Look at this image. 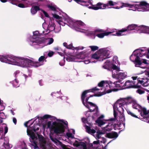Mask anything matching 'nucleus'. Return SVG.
<instances>
[{
	"mask_svg": "<svg viewBox=\"0 0 149 149\" xmlns=\"http://www.w3.org/2000/svg\"><path fill=\"white\" fill-rule=\"evenodd\" d=\"M38 123L34 124L33 127H29L27 128V135L29 137V140L31 144L33 146L34 149H39L38 145V143L42 149H54L46 142V140L42 136L35 132L39 129L40 125H42L45 130L47 125V127L52 130L57 135L63 136L65 135L64 132L65 128L67 126L68 123L62 119H57L53 123L52 126V122L47 121V119H50L51 120H54L56 118L51 115L45 114L42 117H38Z\"/></svg>",
	"mask_w": 149,
	"mask_h": 149,
	"instance_id": "obj_1",
	"label": "nucleus"
},
{
	"mask_svg": "<svg viewBox=\"0 0 149 149\" xmlns=\"http://www.w3.org/2000/svg\"><path fill=\"white\" fill-rule=\"evenodd\" d=\"M47 6L52 11V14L53 17L56 19V21L58 23L55 27L54 31L55 33L59 32L61 30L60 26H64L65 24H68V26L78 31H82L80 30L85 27V25L84 22L81 21L74 20L65 13L64 14V16L63 19L59 15L60 13L58 11L57 7L54 3L49 2L47 5Z\"/></svg>",
	"mask_w": 149,
	"mask_h": 149,
	"instance_id": "obj_2",
	"label": "nucleus"
},
{
	"mask_svg": "<svg viewBox=\"0 0 149 149\" xmlns=\"http://www.w3.org/2000/svg\"><path fill=\"white\" fill-rule=\"evenodd\" d=\"M128 102L125 98H120L117 100L113 106V115L114 118H111L109 120L111 121L122 122L123 124L125 126V118L123 114L124 109L126 110L128 114L131 116L136 118H139L137 116L135 115L127 109Z\"/></svg>",
	"mask_w": 149,
	"mask_h": 149,
	"instance_id": "obj_3",
	"label": "nucleus"
},
{
	"mask_svg": "<svg viewBox=\"0 0 149 149\" xmlns=\"http://www.w3.org/2000/svg\"><path fill=\"white\" fill-rule=\"evenodd\" d=\"M145 55L149 58V48L147 50L145 48H141L135 50L130 56V58L134 63L136 67H139L143 69L147 68V65L149 64V61L140 58Z\"/></svg>",
	"mask_w": 149,
	"mask_h": 149,
	"instance_id": "obj_4",
	"label": "nucleus"
},
{
	"mask_svg": "<svg viewBox=\"0 0 149 149\" xmlns=\"http://www.w3.org/2000/svg\"><path fill=\"white\" fill-rule=\"evenodd\" d=\"M100 88H97V87H95L91 89L86 90L84 91L81 95V98L82 103L87 108H88L91 112L94 111L95 113L94 114V116H97L98 114L99 111L98 110V109L97 106L94 103L91 102H88V100L90 97L94 96L99 97L102 95V93H95L94 95H91L85 98L86 96V95L87 93L92 92L95 93L96 91L99 90Z\"/></svg>",
	"mask_w": 149,
	"mask_h": 149,
	"instance_id": "obj_5",
	"label": "nucleus"
},
{
	"mask_svg": "<svg viewBox=\"0 0 149 149\" xmlns=\"http://www.w3.org/2000/svg\"><path fill=\"white\" fill-rule=\"evenodd\" d=\"M8 64L16 65L22 68L37 67L42 64L26 57L16 56L11 55Z\"/></svg>",
	"mask_w": 149,
	"mask_h": 149,
	"instance_id": "obj_6",
	"label": "nucleus"
},
{
	"mask_svg": "<svg viewBox=\"0 0 149 149\" xmlns=\"http://www.w3.org/2000/svg\"><path fill=\"white\" fill-rule=\"evenodd\" d=\"M139 26L137 24H132L129 25L127 28L123 29L118 31H116V29L111 30L110 31H103V37L105 36H108L113 33H115L111 34L112 36H120L126 35L128 33L129 31L135 30L138 32Z\"/></svg>",
	"mask_w": 149,
	"mask_h": 149,
	"instance_id": "obj_7",
	"label": "nucleus"
},
{
	"mask_svg": "<svg viewBox=\"0 0 149 149\" xmlns=\"http://www.w3.org/2000/svg\"><path fill=\"white\" fill-rule=\"evenodd\" d=\"M123 7H128L129 10L134 11L137 10L139 11H149V4L145 2L142 1L139 4H132L128 3H123L120 7L116 6L113 8L118 9Z\"/></svg>",
	"mask_w": 149,
	"mask_h": 149,
	"instance_id": "obj_8",
	"label": "nucleus"
},
{
	"mask_svg": "<svg viewBox=\"0 0 149 149\" xmlns=\"http://www.w3.org/2000/svg\"><path fill=\"white\" fill-rule=\"evenodd\" d=\"M39 32L36 31L33 32V35L29 38V43L30 45L37 49L42 48L46 44L44 42V38L38 37Z\"/></svg>",
	"mask_w": 149,
	"mask_h": 149,
	"instance_id": "obj_9",
	"label": "nucleus"
},
{
	"mask_svg": "<svg viewBox=\"0 0 149 149\" xmlns=\"http://www.w3.org/2000/svg\"><path fill=\"white\" fill-rule=\"evenodd\" d=\"M105 120L103 119V134H105V136L107 138L116 139L118 136V133L115 132L108 133L112 130L114 127L113 122L105 123Z\"/></svg>",
	"mask_w": 149,
	"mask_h": 149,
	"instance_id": "obj_10",
	"label": "nucleus"
},
{
	"mask_svg": "<svg viewBox=\"0 0 149 149\" xmlns=\"http://www.w3.org/2000/svg\"><path fill=\"white\" fill-rule=\"evenodd\" d=\"M120 85L118 82L112 83L111 81H103V95L111 93L112 91H117L120 88H111L120 87Z\"/></svg>",
	"mask_w": 149,
	"mask_h": 149,
	"instance_id": "obj_11",
	"label": "nucleus"
},
{
	"mask_svg": "<svg viewBox=\"0 0 149 149\" xmlns=\"http://www.w3.org/2000/svg\"><path fill=\"white\" fill-rule=\"evenodd\" d=\"M90 142L89 139L86 138L85 139L84 142H79L75 141L74 142L70 141L69 142L74 146L79 147L82 149H93V144L90 143Z\"/></svg>",
	"mask_w": 149,
	"mask_h": 149,
	"instance_id": "obj_12",
	"label": "nucleus"
},
{
	"mask_svg": "<svg viewBox=\"0 0 149 149\" xmlns=\"http://www.w3.org/2000/svg\"><path fill=\"white\" fill-rule=\"evenodd\" d=\"M114 69L112 70L113 78L117 79L118 82H120L127 77V73L126 72L121 71L119 67L115 66Z\"/></svg>",
	"mask_w": 149,
	"mask_h": 149,
	"instance_id": "obj_13",
	"label": "nucleus"
},
{
	"mask_svg": "<svg viewBox=\"0 0 149 149\" xmlns=\"http://www.w3.org/2000/svg\"><path fill=\"white\" fill-rule=\"evenodd\" d=\"M137 77H132L133 81L130 80L127 81L124 84V86L126 87V88H137L140 87L137 85L138 81H136Z\"/></svg>",
	"mask_w": 149,
	"mask_h": 149,
	"instance_id": "obj_14",
	"label": "nucleus"
},
{
	"mask_svg": "<svg viewBox=\"0 0 149 149\" xmlns=\"http://www.w3.org/2000/svg\"><path fill=\"white\" fill-rule=\"evenodd\" d=\"M141 116L139 119L141 120L149 123V113L148 111H147L145 108L141 107L139 112Z\"/></svg>",
	"mask_w": 149,
	"mask_h": 149,
	"instance_id": "obj_15",
	"label": "nucleus"
},
{
	"mask_svg": "<svg viewBox=\"0 0 149 149\" xmlns=\"http://www.w3.org/2000/svg\"><path fill=\"white\" fill-rule=\"evenodd\" d=\"M88 35H93L94 38H95V36H97L100 38H102V30L98 28H97L93 31H88Z\"/></svg>",
	"mask_w": 149,
	"mask_h": 149,
	"instance_id": "obj_16",
	"label": "nucleus"
},
{
	"mask_svg": "<svg viewBox=\"0 0 149 149\" xmlns=\"http://www.w3.org/2000/svg\"><path fill=\"white\" fill-rule=\"evenodd\" d=\"M127 100V102H128V105L130 104L132 106V107L134 109H137L139 112L140 111L141 107L136 102L132 101V100H129V99H130L129 97L125 98Z\"/></svg>",
	"mask_w": 149,
	"mask_h": 149,
	"instance_id": "obj_17",
	"label": "nucleus"
},
{
	"mask_svg": "<svg viewBox=\"0 0 149 149\" xmlns=\"http://www.w3.org/2000/svg\"><path fill=\"white\" fill-rule=\"evenodd\" d=\"M115 66H117L114 64L112 63L109 60H107L104 62L103 68L105 69L109 70L111 69L113 70Z\"/></svg>",
	"mask_w": 149,
	"mask_h": 149,
	"instance_id": "obj_18",
	"label": "nucleus"
},
{
	"mask_svg": "<svg viewBox=\"0 0 149 149\" xmlns=\"http://www.w3.org/2000/svg\"><path fill=\"white\" fill-rule=\"evenodd\" d=\"M81 58L79 55L76 56L69 55L66 58V60L68 62L74 61L80 62L81 61H78V59H81Z\"/></svg>",
	"mask_w": 149,
	"mask_h": 149,
	"instance_id": "obj_19",
	"label": "nucleus"
},
{
	"mask_svg": "<svg viewBox=\"0 0 149 149\" xmlns=\"http://www.w3.org/2000/svg\"><path fill=\"white\" fill-rule=\"evenodd\" d=\"M136 81H138L137 85L140 83L143 86H147L149 85V79L146 77L143 78H139Z\"/></svg>",
	"mask_w": 149,
	"mask_h": 149,
	"instance_id": "obj_20",
	"label": "nucleus"
},
{
	"mask_svg": "<svg viewBox=\"0 0 149 149\" xmlns=\"http://www.w3.org/2000/svg\"><path fill=\"white\" fill-rule=\"evenodd\" d=\"M2 119H0V132L2 133L4 130V134H6L8 132V128L6 124L3 123Z\"/></svg>",
	"mask_w": 149,
	"mask_h": 149,
	"instance_id": "obj_21",
	"label": "nucleus"
},
{
	"mask_svg": "<svg viewBox=\"0 0 149 149\" xmlns=\"http://www.w3.org/2000/svg\"><path fill=\"white\" fill-rule=\"evenodd\" d=\"M111 53L109 48H103V60L110 58Z\"/></svg>",
	"mask_w": 149,
	"mask_h": 149,
	"instance_id": "obj_22",
	"label": "nucleus"
},
{
	"mask_svg": "<svg viewBox=\"0 0 149 149\" xmlns=\"http://www.w3.org/2000/svg\"><path fill=\"white\" fill-rule=\"evenodd\" d=\"M102 49H99L92 56V58L95 59H98L99 58H102Z\"/></svg>",
	"mask_w": 149,
	"mask_h": 149,
	"instance_id": "obj_23",
	"label": "nucleus"
},
{
	"mask_svg": "<svg viewBox=\"0 0 149 149\" xmlns=\"http://www.w3.org/2000/svg\"><path fill=\"white\" fill-rule=\"evenodd\" d=\"M75 134V130H70L66 134V137L69 139H72L74 138Z\"/></svg>",
	"mask_w": 149,
	"mask_h": 149,
	"instance_id": "obj_24",
	"label": "nucleus"
},
{
	"mask_svg": "<svg viewBox=\"0 0 149 149\" xmlns=\"http://www.w3.org/2000/svg\"><path fill=\"white\" fill-rule=\"evenodd\" d=\"M10 55H0V61L1 62L7 63H8L10 59Z\"/></svg>",
	"mask_w": 149,
	"mask_h": 149,
	"instance_id": "obj_25",
	"label": "nucleus"
},
{
	"mask_svg": "<svg viewBox=\"0 0 149 149\" xmlns=\"http://www.w3.org/2000/svg\"><path fill=\"white\" fill-rule=\"evenodd\" d=\"M4 142L3 144V146L5 149H9L10 146L8 144V139L7 137H5L4 139Z\"/></svg>",
	"mask_w": 149,
	"mask_h": 149,
	"instance_id": "obj_26",
	"label": "nucleus"
},
{
	"mask_svg": "<svg viewBox=\"0 0 149 149\" xmlns=\"http://www.w3.org/2000/svg\"><path fill=\"white\" fill-rule=\"evenodd\" d=\"M4 142L3 144V146L5 149H9L10 146L8 144V139L7 137H5L4 139Z\"/></svg>",
	"mask_w": 149,
	"mask_h": 149,
	"instance_id": "obj_27",
	"label": "nucleus"
},
{
	"mask_svg": "<svg viewBox=\"0 0 149 149\" xmlns=\"http://www.w3.org/2000/svg\"><path fill=\"white\" fill-rule=\"evenodd\" d=\"M67 48L68 49H72L73 50L75 49L77 50H82L84 48L83 47L79 46L77 47H74L72 45V44L68 45L67 47Z\"/></svg>",
	"mask_w": 149,
	"mask_h": 149,
	"instance_id": "obj_28",
	"label": "nucleus"
},
{
	"mask_svg": "<svg viewBox=\"0 0 149 149\" xmlns=\"http://www.w3.org/2000/svg\"><path fill=\"white\" fill-rule=\"evenodd\" d=\"M54 25V23H53L52 21L50 22L49 24L47 27V31H49V32L54 30L55 29V26Z\"/></svg>",
	"mask_w": 149,
	"mask_h": 149,
	"instance_id": "obj_29",
	"label": "nucleus"
},
{
	"mask_svg": "<svg viewBox=\"0 0 149 149\" xmlns=\"http://www.w3.org/2000/svg\"><path fill=\"white\" fill-rule=\"evenodd\" d=\"M108 5H109L110 6H116L117 5V3L111 1H109L108 2V4L104 5L103 4V9L110 8V7H108Z\"/></svg>",
	"mask_w": 149,
	"mask_h": 149,
	"instance_id": "obj_30",
	"label": "nucleus"
},
{
	"mask_svg": "<svg viewBox=\"0 0 149 149\" xmlns=\"http://www.w3.org/2000/svg\"><path fill=\"white\" fill-rule=\"evenodd\" d=\"M85 128L86 130V132L88 133L91 134H94L96 132V131L95 130L91 129V127L88 126H86Z\"/></svg>",
	"mask_w": 149,
	"mask_h": 149,
	"instance_id": "obj_31",
	"label": "nucleus"
},
{
	"mask_svg": "<svg viewBox=\"0 0 149 149\" xmlns=\"http://www.w3.org/2000/svg\"><path fill=\"white\" fill-rule=\"evenodd\" d=\"M53 134L51 133L49 134V137L51 140L54 142L56 145L61 144V143L56 138L53 137L52 135Z\"/></svg>",
	"mask_w": 149,
	"mask_h": 149,
	"instance_id": "obj_32",
	"label": "nucleus"
},
{
	"mask_svg": "<svg viewBox=\"0 0 149 149\" xmlns=\"http://www.w3.org/2000/svg\"><path fill=\"white\" fill-rule=\"evenodd\" d=\"M146 27L147 26L143 25L139 26L138 33H145Z\"/></svg>",
	"mask_w": 149,
	"mask_h": 149,
	"instance_id": "obj_33",
	"label": "nucleus"
},
{
	"mask_svg": "<svg viewBox=\"0 0 149 149\" xmlns=\"http://www.w3.org/2000/svg\"><path fill=\"white\" fill-rule=\"evenodd\" d=\"M40 10L39 7L37 6L33 7L31 9V12L33 14H34L36 13L38 10Z\"/></svg>",
	"mask_w": 149,
	"mask_h": 149,
	"instance_id": "obj_34",
	"label": "nucleus"
},
{
	"mask_svg": "<svg viewBox=\"0 0 149 149\" xmlns=\"http://www.w3.org/2000/svg\"><path fill=\"white\" fill-rule=\"evenodd\" d=\"M54 41V39L52 38H49L47 39H45L44 38V42L46 44L45 46L47 45H50L52 44Z\"/></svg>",
	"mask_w": 149,
	"mask_h": 149,
	"instance_id": "obj_35",
	"label": "nucleus"
},
{
	"mask_svg": "<svg viewBox=\"0 0 149 149\" xmlns=\"http://www.w3.org/2000/svg\"><path fill=\"white\" fill-rule=\"evenodd\" d=\"M15 75L16 77H18L19 75H21L22 77H24L25 79H26L28 77V76L24 74H22V73H20L19 71V70L16 71L15 72Z\"/></svg>",
	"mask_w": 149,
	"mask_h": 149,
	"instance_id": "obj_36",
	"label": "nucleus"
},
{
	"mask_svg": "<svg viewBox=\"0 0 149 149\" xmlns=\"http://www.w3.org/2000/svg\"><path fill=\"white\" fill-rule=\"evenodd\" d=\"M96 122L100 127H101L102 125V115H101L96 120Z\"/></svg>",
	"mask_w": 149,
	"mask_h": 149,
	"instance_id": "obj_37",
	"label": "nucleus"
},
{
	"mask_svg": "<svg viewBox=\"0 0 149 149\" xmlns=\"http://www.w3.org/2000/svg\"><path fill=\"white\" fill-rule=\"evenodd\" d=\"M102 133L100 131H97L96 134H95L93 135L94 137L97 139H99L101 136V135L102 134Z\"/></svg>",
	"mask_w": 149,
	"mask_h": 149,
	"instance_id": "obj_38",
	"label": "nucleus"
},
{
	"mask_svg": "<svg viewBox=\"0 0 149 149\" xmlns=\"http://www.w3.org/2000/svg\"><path fill=\"white\" fill-rule=\"evenodd\" d=\"M112 60L113 62V64H114L115 63V64H116L118 65H120V63L118 60V57L117 56H114L113 57Z\"/></svg>",
	"mask_w": 149,
	"mask_h": 149,
	"instance_id": "obj_39",
	"label": "nucleus"
},
{
	"mask_svg": "<svg viewBox=\"0 0 149 149\" xmlns=\"http://www.w3.org/2000/svg\"><path fill=\"white\" fill-rule=\"evenodd\" d=\"M46 59V58L44 56H41L38 59L39 62H39L40 63V64H42L40 65H43V62Z\"/></svg>",
	"mask_w": 149,
	"mask_h": 149,
	"instance_id": "obj_40",
	"label": "nucleus"
},
{
	"mask_svg": "<svg viewBox=\"0 0 149 149\" xmlns=\"http://www.w3.org/2000/svg\"><path fill=\"white\" fill-rule=\"evenodd\" d=\"M12 84L13 86L15 87H17L19 86L18 81L16 79L13 81Z\"/></svg>",
	"mask_w": 149,
	"mask_h": 149,
	"instance_id": "obj_41",
	"label": "nucleus"
},
{
	"mask_svg": "<svg viewBox=\"0 0 149 149\" xmlns=\"http://www.w3.org/2000/svg\"><path fill=\"white\" fill-rule=\"evenodd\" d=\"M89 47L91 48V50L92 51H95L98 49V47L97 46H90Z\"/></svg>",
	"mask_w": 149,
	"mask_h": 149,
	"instance_id": "obj_42",
	"label": "nucleus"
},
{
	"mask_svg": "<svg viewBox=\"0 0 149 149\" xmlns=\"http://www.w3.org/2000/svg\"><path fill=\"white\" fill-rule=\"evenodd\" d=\"M61 93L60 91L59 92H53L52 93L51 95L54 96L56 97H58V95H60Z\"/></svg>",
	"mask_w": 149,
	"mask_h": 149,
	"instance_id": "obj_43",
	"label": "nucleus"
},
{
	"mask_svg": "<svg viewBox=\"0 0 149 149\" xmlns=\"http://www.w3.org/2000/svg\"><path fill=\"white\" fill-rule=\"evenodd\" d=\"M88 112H87L86 114V117H88L86 118H82V122H83L84 123H85L87 122V119H88L87 118L89 117V116H88L87 115L89 114H88Z\"/></svg>",
	"mask_w": 149,
	"mask_h": 149,
	"instance_id": "obj_44",
	"label": "nucleus"
},
{
	"mask_svg": "<svg viewBox=\"0 0 149 149\" xmlns=\"http://www.w3.org/2000/svg\"><path fill=\"white\" fill-rule=\"evenodd\" d=\"M6 118L4 113L3 112H0V119H3Z\"/></svg>",
	"mask_w": 149,
	"mask_h": 149,
	"instance_id": "obj_45",
	"label": "nucleus"
},
{
	"mask_svg": "<svg viewBox=\"0 0 149 149\" xmlns=\"http://www.w3.org/2000/svg\"><path fill=\"white\" fill-rule=\"evenodd\" d=\"M136 92L140 95L143 94L144 93V91L143 90L140 89L137 90L136 91Z\"/></svg>",
	"mask_w": 149,
	"mask_h": 149,
	"instance_id": "obj_46",
	"label": "nucleus"
},
{
	"mask_svg": "<svg viewBox=\"0 0 149 149\" xmlns=\"http://www.w3.org/2000/svg\"><path fill=\"white\" fill-rule=\"evenodd\" d=\"M28 4L27 5V6H24V5L22 3H19L18 5V6L19 7L21 8H24L28 6Z\"/></svg>",
	"mask_w": 149,
	"mask_h": 149,
	"instance_id": "obj_47",
	"label": "nucleus"
},
{
	"mask_svg": "<svg viewBox=\"0 0 149 149\" xmlns=\"http://www.w3.org/2000/svg\"><path fill=\"white\" fill-rule=\"evenodd\" d=\"M22 149H28L26 146V144L24 142H22Z\"/></svg>",
	"mask_w": 149,
	"mask_h": 149,
	"instance_id": "obj_48",
	"label": "nucleus"
},
{
	"mask_svg": "<svg viewBox=\"0 0 149 149\" xmlns=\"http://www.w3.org/2000/svg\"><path fill=\"white\" fill-rule=\"evenodd\" d=\"M54 52L52 51H49L48 54V56L50 57L52 56L54 54Z\"/></svg>",
	"mask_w": 149,
	"mask_h": 149,
	"instance_id": "obj_49",
	"label": "nucleus"
},
{
	"mask_svg": "<svg viewBox=\"0 0 149 149\" xmlns=\"http://www.w3.org/2000/svg\"><path fill=\"white\" fill-rule=\"evenodd\" d=\"M41 10L42 11V12L45 15V16L47 17H49V15L45 11L43 10Z\"/></svg>",
	"mask_w": 149,
	"mask_h": 149,
	"instance_id": "obj_50",
	"label": "nucleus"
},
{
	"mask_svg": "<svg viewBox=\"0 0 149 149\" xmlns=\"http://www.w3.org/2000/svg\"><path fill=\"white\" fill-rule=\"evenodd\" d=\"M13 123H14V124L15 125H16V124L17 123V120L14 117L13 118Z\"/></svg>",
	"mask_w": 149,
	"mask_h": 149,
	"instance_id": "obj_51",
	"label": "nucleus"
},
{
	"mask_svg": "<svg viewBox=\"0 0 149 149\" xmlns=\"http://www.w3.org/2000/svg\"><path fill=\"white\" fill-rule=\"evenodd\" d=\"M145 33H147L149 34V27L147 26L146 31H145Z\"/></svg>",
	"mask_w": 149,
	"mask_h": 149,
	"instance_id": "obj_52",
	"label": "nucleus"
},
{
	"mask_svg": "<svg viewBox=\"0 0 149 149\" xmlns=\"http://www.w3.org/2000/svg\"><path fill=\"white\" fill-rule=\"evenodd\" d=\"M98 86L99 87H102V81H101L100 82L98 83Z\"/></svg>",
	"mask_w": 149,
	"mask_h": 149,
	"instance_id": "obj_53",
	"label": "nucleus"
},
{
	"mask_svg": "<svg viewBox=\"0 0 149 149\" xmlns=\"http://www.w3.org/2000/svg\"><path fill=\"white\" fill-rule=\"evenodd\" d=\"M22 1H26V2H25V3H27V4H29V5H30L31 4V3H30V1H28L27 0H21Z\"/></svg>",
	"mask_w": 149,
	"mask_h": 149,
	"instance_id": "obj_54",
	"label": "nucleus"
},
{
	"mask_svg": "<svg viewBox=\"0 0 149 149\" xmlns=\"http://www.w3.org/2000/svg\"><path fill=\"white\" fill-rule=\"evenodd\" d=\"M59 64L61 66H63L65 64L64 61V60L62 62H59Z\"/></svg>",
	"mask_w": 149,
	"mask_h": 149,
	"instance_id": "obj_55",
	"label": "nucleus"
},
{
	"mask_svg": "<svg viewBox=\"0 0 149 149\" xmlns=\"http://www.w3.org/2000/svg\"><path fill=\"white\" fill-rule=\"evenodd\" d=\"M39 83L40 86H42L43 85V83L42 80H40L39 81Z\"/></svg>",
	"mask_w": 149,
	"mask_h": 149,
	"instance_id": "obj_56",
	"label": "nucleus"
},
{
	"mask_svg": "<svg viewBox=\"0 0 149 149\" xmlns=\"http://www.w3.org/2000/svg\"><path fill=\"white\" fill-rule=\"evenodd\" d=\"M84 63L86 64H88L90 62V61L89 60H86L84 61Z\"/></svg>",
	"mask_w": 149,
	"mask_h": 149,
	"instance_id": "obj_57",
	"label": "nucleus"
},
{
	"mask_svg": "<svg viewBox=\"0 0 149 149\" xmlns=\"http://www.w3.org/2000/svg\"><path fill=\"white\" fill-rule=\"evenodd\" d=\"M61 99L62 100H66L68 99V98L66 97H61Z\"/></svg>",
	"mask_w": 149,
	"mask_h": 149,
	"instance_id": "obj_58",
	"label": "nucleus"
},
{
	"mask_svg": "<svg viewBox=\"0 0 149 149\" xmlns=\"http://www.w3.org/2000/svg\"><path fill=\"white\" fill-rule=\"evenodd\" d=\"M54 49L56 50L60 51V50H61V49L58 47H56L54 48Z\"/></svg>",
	"mask_w": 149,
	"mask_h": 149,
	"instance_id": "obj_59",
	"label": "nucleus"
},
{
	"mask_svg": "<svg viewBox=\"0 0 149 149\" xmlns=\"http://www.w3.org/2000/svg\"><path fill=\"white\" fill-rule=\"evenodd\" d=\"M145 71V74H146L147 76H148V77H149V72H146V70Z\"/></svg>",
	"mask_w": 149,
	"mask_h": 149,
	"instance_id": "obj_60",
	"label": "nucleus"
},
{
	"mask_svg": "<svg viewBox=\"0 0 149 149\" xmlns=\"http://www.w3.org/2000/svg\"><path fill=\"white\" fill-rule=\"evenodd\" d=\"M99 143V141H94L93 142V143L94 144H97Z\"/></svg>",
	"mask_w": 149,
	"mask_h": 149,
	"instance_id": "obj_61",
	"label": "nucleus"
},
{
	"mask_svg": "<svg viewBox=\"0 0 149 149\" xmlns=\"http://www.w3.org/2000/svg\"><path fill=\"white\" fill-rule=\"evenodd\" d=\"M63 45L65 47L67 48V46L68 45L67 44V43L66 42H64L63 43Z\"/></svg>",
	"mask_w": 149,
	"mask_h": 149,
	"instance_id": "obj_62",
	"label": "nucleus"
},
{
	"mask_svg": "<svg viewBox=\"0 0 149 149\" xmlns=\"http://www.w3.org/2000/svg\"><path fill=\"white\" fill-rule=\"evenodd\" d=\"M57 52L61 56H62L63 55V53L61 52Z\"/></svg>",
	"mask_w": 149,
	"mask_h": 149,
	"instance_id": "obj_63",
	"label": "nucleus"
},
{
	"mask_svg": "<svg viewBox=\"0 0 149 149\" xmlns=\"http://www.w3.org/2000/svg\"><path fill=\"white\" fill-rule=\"evenodd\" d=\"M147 99L148 101V102H149V94L147 96Z\"/></svg>",
	"mask_w": 149,
	"mask_h": 149,
	"instance_id": "obj_64",
	"label": "nucleus"
}]
</instances>
